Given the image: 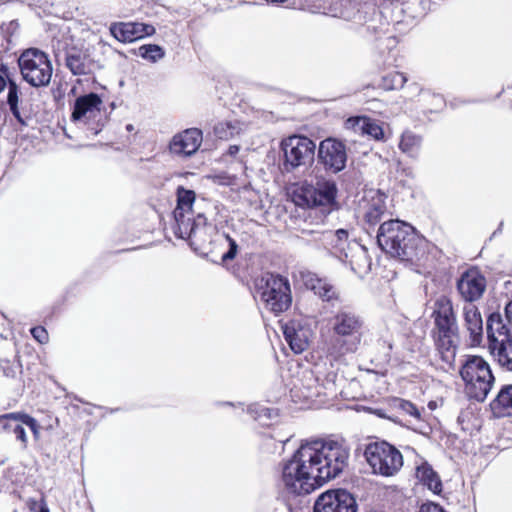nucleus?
I'll use <instances>...</instances> for the list:
<instances>
[{"mask_svg": "<svg viewBox=\"0 0 512 512\" xmlns=\"http://www.w3.org/2000/svg\"><path fill=\"white\" fill-rule=\"evenodd\" d=\"M3 418L9 421L6 424V428L15 435L22 449H26L28 446V438L24 426H27L31 430L36 441L40 439V426L36 419L30 415L18 412L6 414Z\"/></svg>", "mask_w": 512, "mask_h": 512, "instance_id": "nucleus-17", "label": "nucleus"}, {"mask_svg": "<svg viewBox=\"0 0 512 512\" xmlns=\"http://www.w3.org/2000/svg\"><path fill=\"white\" fill-rule=\"evenodd\" d=\"M385 343H387L388 349L391 350L392 349V342L390 340H387V341H385Z\"/></svg>", "mask_w": 512, "mask_h": 512, "instance_id": "nucleus-46", "label": "nucleus"}, {"mask_svg": "<svg viewBox=\"0 0 512 512\" xmlns=\"http://www.w3.org/2000/svg\"><path fill=\"white\" fill-rule=\"evenodd\" d=\"M239 152V146L237 145H231L228 149V154L231 156L236 155Z\"/></svg>", "mask_w": 512, "mask_h": 512, "instance_id": "nucleus-43", "label": "nucleus"}, {"mask_svg": "<svg viewBox=\"0 0 512 512\" xmlns=\"http://www.w3.org/2000/svg\"><path fill=\"white\" fill-rule=\"evenodd\" d=\"M457 288L462 298L472 303L483 295L486 289V280L477 269H469L460 277Z\"/></svg>", "mask_w": 512, "mask_h": 512, "instance_id": "nucleus-19", "label": "nucleus"}, {"mask_svg": "<svg viewBox=\"0 0 512 512\" xmlns=\"http://www.w3.org/2000/svg\"><path fill=\"white\" fill-rule=\"evenodd\" d=\"M138 55L152 63L161 60L164 55V49L156 44L142 45L138 48Z\"/></svg>", "mask_w": 512, "mask_h": 512, "instance_id": "nucleus-33", "label": "nucleus"}, {"mask_svg": "<svg viewBox=\"0 0 512 512\" xmlns=\"http://www.w3.org/2000/svg\"><path fill=\"white\" fill-rule=\"evenodd\" d=\"M285 166L294 169L311 163L314 159L315 143L304 136H291L282 142Z\"/></svg>", "mask_w": 512, "mask_h": 512, "instance_id": "nucleus-12", "label": "nucleus"}, {"mask_svg": "<svg viewBox=\"0 0 512 512\" xmlns=\"http://www.w3.org/2000/svg\"><path fill=\"white\" fill-rule=\"evenodd\" d=\"M337 187L334 181L320 180L316 186L303 184L293 193V201L301 207L332 206Z\"/></svg>", "mask_w": 512, "mask_h": 512, "instance_id": "nucleus-10", "label": "nucleus"}, {"mask_svg": "<svg viewBox=\"0 0 512 512\" xmlns=\"http://www.w3.org/2000/svg\"><path fill=\"white\" fill-rule=\"evenodd\" d=\"M241 130L242 127L239 122L228 121L218 123L214 128V133L219 139L227 140L238 135Z\"/></svg>", "mask_w": 512, "mask_h": 512, "instance_id": "nucleus-31", "label": "nucleus"}, {"mask_svg": "<svg viewBox=\"0 0 512 512\" xmlns=\"http://www.w3.org/2000/svg\"><path fill=\"white\" fill-rule=\"evenodd\" d=\"M256 294L264 307L279 314L292 303L290 283L287 278L273 273H265L255 281Z\"/></svg>", "mask_w": 512, "mask_h": 512, "instance_id": "nucleus-5", "label": "nucleus"}, {"mask_svg": "<svg viewBox=\"0 0 512 512\" xmlns=\"http://www.w3.org/2000/svg\"><path fill=\"white\" fill-rule=\"evenodd\" d=\"M358 505L346 490H329L322 493L314 504V512H357Z\"/></svg>", "mask_w": 512, "mask_h": 512, "instance_id": "nucleus-13", "label": "nucleus"}, {"mask_svg": "<svg viewBox=\"0 0 512 512\" xmlns=\"http://www.w3.org/2000/svg\"><path fill=\"white\" fill-rule=\"evenodd\" d=\"M356 247L359 249L361 254H364V250L361 247H359L358 245H356Z\"/></svg>", "mask_w": 512, "mask_h": 512, "instance_id": "nucleus-47", "label": "nucleus"}, {"mask_svg": "<svg viewBox=\"0 0 512 512\" xmlns=\"http://www.w3.org/2000/svg\"><path fill=\"white\" fill-rule=\"evenodd\" d=\"M207 226V218L203 214H198L197 217L190 220L191 232L185 235H177L179 238H188L191 245L197 244L201 240L202 234L205 233Z\"/></svg>", "mask_w": 512, "mask_h": 512, "instance_id": "nucleus-29", "label": "nucleus"}, {"mask_svg": "<svg viewBox=\"0 0 512 512\" xmlns=\"http://www.w3.org/2000/svg\"><path fill=\"white\" fill-rule=\"evenodd\" d=\"M436 345L442 360L449 366L452 365L455 359L456 340H450L449 344L443 340H436Z\"/></svg>", "mask_w": 512, "mask_h": 512, "instance_id": "nucleus-34", "label": "nucleus"}, {"mask_svg": "<svg viewBox=\"0 0 512 512\" xmlns=\"http://www.w3.org/2000/svg\"><path fill=\"white\" fill-rule=\"evenodd\" d=\"M102 100L95 94L90 93L78 97L75 101L71 119L73 122H88L94 119L101 110Z\"/></svg>", "mask_w": 512, "mask_h": 512, "instance_id": "nucleus-21", "label": "nucleus"}, {"mask_svg": "<svg viewBox=\"0 0 512 512\" xmlns=\"http://www.w3.org/2000/svg\"><path fill=\"white\" fill-rule=\"evenodd\" d=\"M344 258H345L344 260H347V258H348V254L347 253H344Z\"/></svg>", "mask_w": 512, "mask_h": 512, "instance_id": "nucleus-48", "label": "nucleus"}, {"mask_svg": "<svg viewBox=\"0 0 512 512\" xmlns=\"http://www.w3.org/2000/svg\"><path fill=\"white\" fill-rule=\"evenodd\" d=\"M407 78L403 73L394 72L383 78V87L385 89H400L406 83Z\"/></svg>", "mask_w": 512, "mask_h": 512, "instance_id": "nucleus-36", "label": "nucleus"}, {"mask_svg": "<svg viewBox=\"0 0 512 512\" xmlns=\"http://www.w3.org/2000/svg\"><path fill=\"white\" fill-rule=\"evenodd\" d=\"M422 139L421 137L411 133V132H405L402 134L399 148L402 152L415 157L417 156L420 147H421Z\"/></svg>", "mask_w": 512, "mask_h": 512, "instance_id": "nucleus-30", "label": "nucleus"}, {"mask_svg": "<svg viewBox=\"0 0 512 512\" xmlns=\"http://www.w3.org/2000/svg\"><path fill=\"white\" fill-rule=\"evenodd\" d=\"M31 334L39 343H46L48 341V333L43 327H34L31 329Z\"/></svg>", "mask_w": 512, "mask_h": 512, "instance_id": "nucleus-40", "label": "nucleus"}, {"mask_svg": "<svg viewBox=\"0 0 512 512\" xmlns=\"http://www.w3.org/2000/svg\"><path fill=\"white\" fill-rule=\"evenodd\" d=\"M416 477L433 493L439 494L442 491V482L439 475L427 462L423 461L416 466Z\"/></svg>", "mask_w": 512, "mask_h": 512, "instance_id": "nucleus-26", "label": "nucleus"}, {"mask_svg": "<svg viewBox=\"0 0 512 512\" xmlns=\"http://www.w3.org/2000/svg\"><path fill=\"white\" fill-rule=\"evenodd\" d=\"M5 85H6L5 79L2 76H0V91H2L4 89Z\"/></svg>", "mask_w": 512, "mask_h": 512, "instance_id": "nucleus-44", "label": "nucleus"}, {"mask_svg": "<svg viewBox=\"0 0 512 512\" xmlns=\"http://www.w3.org/2000/svg\"><path fill=\"white\" fill-rule=\"evenodd\" d=\"M221 246L228 247V250L222 254V260L228 261L236 257L238 251V245L234 239L228 234H221L217 240Z\"/></svg>", "mask_w": 512, "mask_h": 512, "instance_id": "nucleus-35", "label": "nucleus"}, {"mask_svg": "<svg viewBox=\"0 0 512 512\" xmlns=\"http://www.w3.org/2000/svg\"><path fill=\"white\" fill-rule=\"evenodd\" d=\"M418 242L414 228L399 220L386 221L378 229L377 243L380 248L403 261H412L417 257Z\"/></svg>", "mask_w": 512, "mask_h": 512, "instance_id": "nucleus-2", "label": "nucleus"}, {"mask_svg": "<svg viewBox=\"0 0 512 512\" xmlns=\"http://www.w3.org/2000/svg\"><path fill=\"white\" fill-rule=\"evenodd\" d=\"M489 350L499 365L512 371V332L500 314L493 313L487 320Z\"/></svg>", "mask_w": 512, "mask_h": 512, "instance_id": "nucleus-7", "label": "nucleus"}, {"mask_svg": "<svg viewBox=\"0 0 512 512\" xmlns=\"http://www.w3.org/2000/svg\"><path fill=\"white\" fill-rule=\"evenodd\" d=\"M348 236V231L345 229H338L335 231L332 242L334 243V247L340 252H344L345 245L348 241Z\"/></svg>", "mask_w": 512, "mask_h": 512, "instance_id": "nucleus-39", "label": "nucleus"}, {"mask_svg": "<svg viewBox=\"0 0 512 512\" xmlns=\"http://www.w3.org/2000/svg\"><path fill=\"white\" fill-rule=\"evenodd\" d=\"M419 512H445L441 506L435 503L423 504Z\"/></svg>", "mask_w": 512, "mask_h": 512, "instance_id": "nucleus-41", "label": "nucleus"}, {"mask_svg": "<svg viewBox=\"0 0 512 512\" xmlns=\"http://www.w3.org/2000/svg\"><path fill=\"white\" fill-rule=\"evenodd\" d=\"M177 206L173 212L176 223L175 234L185 235L191 232L190 220L192 215V206L195 202V192L193 190L178 187Z\"/></svg>", "mask_w": 512, "mask_h": 512, "instance_id": "nucleus-16", "label": "nucleus"}, {"mask_svg": "<svg viewBox=\"0 0 512 512\" xmlns=\"http://www.w3.org/2000/svg\"><path fill=\"white\" fill-rule=\"evenodd\" d=\"M330 323L335 337L328 353L336 358L356 352L361 342L364 324L362 317L349 308H341L333 315Z\"/></svg>", "mask_w": 512, "mask_h": 512, "instance_id": "nucleus-3", "label": "nucleus"}, {"mask_svg": "<svg viewBox=\"0 0 512 512\" xmlns=\"http://www.w3.org/2000/svg\"><path fill=\"white\" fill-rule=\"evenodd\" d=\"M111 34L120 42H133L155 33L154 26L139 22L115 23L110 27Z\"/></svg>", "mask_w": 512, "mask_h": 512, "instance_id": "nucleus-20", "label": "nucleus"}, {"mask_svg": "<svg viewBox=\"0 0 512 512\" xmlns=\"http://www.w3.org/2000/svg\"><path fill=\"white\" fill-rule=\"evenodd\" d=\"M318 157L325 169L337 173L346 166L347 152L345 145L333 138L323 140L319 145Z\"/></svg>", "mask_w": 512, "mask_h": 512, "instance_id": "nucleus-15", "label": "nucleus"}, {"mask_svg": "<svg viewBox=\"0 0 512 512\" xmlns=\"http://www.w3.org/2000/svg\"><path fill=\"white\" fill-rule=\"evenodd\" d=\"M303 380L305 382L303 383V387L305 388L303 395L306 399L318 397L322 393L325 394V391L333 392L335 390V374H329L326 382L322 385L318 383V379L315 378L310 371L304 373Z\"/></svg>", "mask_w": 512, "mask_h": 512, "instance_id": "nucleus-25", "label": "nucleus"}, {"mask_svg": "<svg viewBox=\"0 0 512 512\" xmlns=\"http://www.w3.org/2000/svg\"><path fill=\"white\" fill-rule=\"evenodd\" d=\"M7 102L10 106V110L13 113V115L16 118H20L19 111H18V88L15 83L10 82L9 88H8V97Z\"/></svg>", "mask_w": 512, "mask_h": 512, "instance_id": "nucleus-37", "label": "nucleus"}, {"mask_svg": "<svg viewBox=\"0 0 512 512\" xmlns=\"http://www.w3.org/2000/svg\"><path fill=\"white\" fill-rule=\"evenodd\" d=\"M505 319H506V323H505L506 326L508 328H510V331L512 332V301L506 305Z\"/></svg>", "mask_w": 512, "mask_h": 512, "instance_id": "nucleus-42", "label": "nucleus"}, {"mask_svg": "<svg viewBox=\"0 0 512 512\" xmlns=\"http://www.w3.org/2000/svg\"><path fill=\"white\" fill-rule=\"evenodd\" d=\"M304 446L320 485L339 476L348 465L350 451L342 441L314 440Z\"/></svg>", "mask_w": 512, "mask_h": 512, "instance_id": "nucleus-1", "label": "nucleus"}, {"mask_svg": "<svg viewBox=\"0 0 512 512\" xmlns=\"http://www.w3.org/2000/svg\"><path fill=\"white\" fill-rule=\"evenodd\" d=\"M39 512H49V509H48V507H47L45 504H43V505L40 507Z\"/></svg>", "mask_w": 512, "mask_h": 512, "instance_id": "nucleus-45", "label": "nucleus"}, {"mask_svg": "<svg viewBox=\"0 0 512 512\" xmlns=\"http://www.w3.org/2000/svg\"><path fill=\"white\" fill-rule=\"evenodd\" d=\"M65 65L74 75L89 74L93 66L90 47L82 40H72L66 48Z\"/></svg>", "mask_w": 512, "mask_h": 512, "instance_id": "nucleus-14", "label": "nucleus"}, {"mask_svg": "<svg viewBox=\"0 0 512 512\" xmlns=\"http://www.w3.org/2000/svg\"><path fill=\"white\" fill-rule=\"evenodd\" d=\"M282 481L290 493L297 495L309 494L321 486L304 444L283 465Z\"/></svg>", "mask_w": 512, "mask_h": 512, "instance_id": "nucleus-4", "label": "nucleus"}, {"mask_svg": "<svg viewBox=\"0 0 512 512\" xmlns=\"http://www.w3.org/2000/svg\"><path fill=\"white\" fill-rule=\"evenodd\" d=\"M491 409L496 417L512 416V385L501 388L491 403Z\"/></svg>", "mask_w": 512, "mask_h": 512, "instance_id": "nucleus-27", "label": "nucleus"}, {"mask_svg": "<svg viewBox=\"0 0 512 512\" xmlns=\"http://www.w3.org/2000/svg\"><path fill=\"white\" fill-rule=\"evenodd\" d=\"M464 326L468 331L472 345H479L483 338V320L478 308L468 303L463 308Z\"/></svg>", "mask_w": 512, "mask_h": 512, "instance_id": "nucleus-23", "label": "nucleus"}, {"mask_svg": "<svg viewBox=\"0 0 512 512\" xmlns=\"http://www.w3.org/2000/svg\"><path fill=\"white\" fill-rule=\"evenodd\" d=\"M433 318L436 328L435 341L443 340L450 343L456 340L458 325L451 300L440 296L434 304Z\"/></svg>", "mask_w": 512, "mask_h": 512, "instance_id": "nucleus-11", "label": "nucleus"}, {"mask_svg": "<svg viewBox=\"0 0 512 512\" xmlns=\"http://www.w3.org/2000/svg\"><path fill=\"white\" fill-rule=\"evenodd\" d=\"M203 141L202 131L189 128L173 136L169 144L172 154L180 157H190L198 151Z\"/></svg>", "mask_w": 512, "mask_h": 512, "instance_id": "nucleus-18", "label": "nucleus"}, {"mask_svg": "<svg viewBox=\"0 0 512 512\" xmlns=\"http://www.w3.org/2000/svg\"><path fill=\"white\" fill-rule=\"evenodd\" d=\"M386 212V204L384 197L381 194H377L368 203L366 211L364 213V219L370 225L377 224Z\"/></svg>", "mask_w": 512, "mask_h": 512, "instance_id": "nucleus-28", "label": "nucleus"}, {"mask_svg": "<svg viewBox=\"0 0 512 512\" xmlns=\"http://www.w3.org/2000/svg\"><path fill=\"white\" fill-rule=\"evenodd\" d=\"M395 405L402 410L404 413L415 417L416 419H420V411L418 408L411 402L403 399H397L395 401Z\"/></svg>", "mask_w": 512, "mask_h": 512, "instance_id": "nucleus-38", "label": "nucleus"}, {"mask_svg": "<svg viewBox=\"0 0 512 512\" xmlns=\"http://www.w3.org/2000/svg\"><path fill=\"white\" fill-rule=\"evenodd\" d=\"M364 456L373 473L390 477L395 475L403 465L399 450L387 442H373L366 446Z\"/></svg>", "mask_w": 512, "mask_h": 512, "instance_id": "nucleus-9", "label": "nucleus"}, {"mask_svg": "<svg viewBox=\"0 0 512 512\" xmlns=\"http://www.w3.org/2000/svg\"><path fill=\"white\" fill-rule=\"evenodd\" d=\"M23 79L33 87L49 85L53 68L48 55L36 48H29L22 52L18 59Z\"/></svg>", "mask_w": 512, "mask_h": 512, "instance_id": "nucleus-8", "label": "nucleus"}, {"mask_svg": "<svg viewBox=\"0 0 512 512\" xmlns=\"http://www.w3.org/2000/svg\"><path fill=\"white\" fill-rule=\"evenodd\" d=\"M283 333L285 340L294 353L300 354L308 348L311 331L300 322L295 320L289 321L283 326Z\"/></svg>", "mask_w": 512, "mask_h": 512, "instance_id": "nucleus-22", "label": "nucleus"}, {"mask_svg": "<svg viewBox=\"0 0 512 512\" xmlns=\"http://www.w3.org/2000/svg\"><path fill=\"white\" fill-rule=\"evenodd\" d=\"M460 375L465 392L471 399L484 401L494 385V376L489 364L480 356H467L462 363Z\"/></svg>", "mask_w": 512, "mask_h": 512, "instance_id": "nucleus-6", "label": "nucleus"}, {"mask_svg": "<svg viewBox=\"0 0 512 512\" xmlns=\"http://www.w3.org/2000/svg\"><path fill=\"white\" fill-rule=\"evenodd\" d=\"M311 289L314 291L316 295H318L325 301H330L332 299L337 298V292L335 288L326 280L319 278L313 280Z\"/></svg>", "mask_w": 512, "mask_h": 512, "instance_id": "nucleus-32", "label": "nucleus"}, {"mask_svg": "<svg viewBox=\"0 0 512 512\" xmlns=\"http://www.w3.org/2000/svg\"><path fill=\"white\" fill-rule=\"evenodd\" d=\"M346 128L353 130L356 133L368 135L375 140L384 139V131L381 125L369 117L358 116L349 118L346 123Z\"/></svg>", "mask_w": 512, "mask_h": 512, "instance_id": "nucleus-24", "label": "nucleus"}]
</instances>
